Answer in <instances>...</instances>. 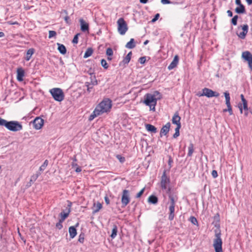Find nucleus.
Instances as JSON below:
<instances>
[{"mask_svg": "<svg viewBox=\"0 0 252 252\" xmlns=\"http://www.w3.org/2000/svg\"><path fill=\"white\" fill-rule=\"evenodd\" d=\"M81 30L82 32H86L89 30V25L83 19H80Z\"/></svg>", "mask_w": 252, "mask_h": 252, "instance_id": "obj_20", "label": "nucleus"}, {"mask_svg": "<svg viewBox=\"0 0 252 252\" xmlns=\"http://www.w3.org/2000/svg\"><path fill=\"white\" fill-rule=\"evenodd\" d=\"M215 238L213 241V247L215 252H223L222 251V241L221 238V232L220 229L215 230Z\"/></svg>", "mask_w": 252, "mask_h": 252, "instance_id": "obj_2", "label": "nucleus"}, {"mask_svg": "<svg viewBox=\"0 0 252 252\" xmlns=\"http://www.w3.org/2000/svg\"><path fill=\"white\" fill-rule=\"evenodd\" d=\"M81 170H82V169H81V167L78 166H77L76 168L75 169V171L77 173L80 172L81 171Z\"/></svg>", "mask_w": 252, "mask_h": 252, "instance_id": "obj_56", "label": "nucleus"}, {"mask_svg": "<svg viewBox=\"0 0 252 252\" xmlns=\"http://www.w3.org/2000/svg\"><path fill=\"white\" fill-rule=\"evenodd\" d=\"M144 190H145V188H143L139 192H138L136 194L135 197L136 198H140L142 196V195L143 194Z\"/></svg>", "mask_w": 252, "mask_h": 252, "instance_id": "obj_44", "label": "nucleus"}, {"mask_svg": "<svg viewBox=\"0 0 252 252\" xmlns=\"http://www.w3.org/2000/svg\"><path fill=\"white\" fill-rule=\"evenodd\" d=\"M106 54L108 56L107 58V60L109 61H111L112 59V56L113 55V51L112 49L111 48H108L106 49Z\"/></svg>", "mask_w": 252, "mask_h": 252, "instance_id": "obj_34", "label": "nucleus"}, {"mask_svg": "<svg viewBox=\"0 0 252 252\" xmlns=\"http://www.w3.org/2000/svg\"><path fill=\"white\" fill-rule=\"evenodd\" d=\"M248 4L250 5L252 4V0H246Z\"/></svg>", "mask_w": 252, "mask_h": 252, "instance_id": "obj_62", "label": "nucleus"}, {"mask_svg": "<svg viewBox=\"0 0 252 252\" xmlns=\"http://www.w3.org/2000/svg\"><path fill=\"white\" fill-rule=\"evenodd\" d=\"M33 127L36 130H39L42 128L44 124V120L40 117L35 118L32 121Z\"/></svg>", "mask_w": 252, "mask_h": 252, "instance_id": "obj_13", "label": "nucleus"}, {"mask_svg": "<svg viewBox=\"0 0 252 252\" xmlns=\"http://www.w3.org/2000/svg\"><path fill=\"white\" fill-rule=\"evenodd\" d=\"M177 126L175 128V131L177 132H180V129L181 127V124H179L178 125H176Z\"/></svg>", "mask_w": 252, "mask_h": 252, "instance_id": "obj_51", "label": "nucleus"}, {"mask_svg": "<svg viewBox=\"0 0 252 252\" xmlns=\"http://www.w3.org/2000/svg\"><path fill=\"white\" fill-rule=\"evenodd\" d=\"M130 192L128 190L124 189L122 193L121 203L122 207L124 208L130 202Z\"/></svg>", "mask_w": 252, "mask_h": 252, "instance_id": "obj_8", "label": "nucleus"}, {"mask_svg": "<svg viewBox=\"0 0 252 252\" xmlns=\"http://www.w3.org/2000/svg\"><path fill=\"white\" fill-rule=\"evenodd\" d=\"M165 190H166V193L168 194V197L169 196V194H177L176 192H174L171 191V188L170 187H168V188L167 187V189H166Z\"/></svg>", "mask_w": 252, "mask_h": 252, "instance_id": "obj_42", "label": "nucleus"}, {"mask_svg": "<svg viewBox=\"0 0 252 252\" xmlns=\"http://www.w3.org/2000/svg\"><path fill=\"white\" fill-rule=\"evenodd\" d=\"M146 60L145 57H140L139 59V61L141 64L144 63L146 62Z\"/></svg>", "mask_w": 252, "mask_h": 252, "instance_id": "obj_49", "label": "nucleus"}, {"mask_svg": "<svg viewBox=\"0 0 252 252\" xmlns=\"http://www.w3.org/2000/svg\"><path fill=\"white\" fill-rule=\"evenodd\" d=\"M34 52V49L33 48H30L27 51L26 56V60L27 61H28L31 59Z\"/></svg>", "mask_w": 252, "mask_h": 252, "instance_id": "obj_29", "label": "nucleus"}, {"mask_svg": "<svg viewBox=\"0 0 252 252\" xmlns=\"http://www.w3.org/2000/svg\"><path fill=\"white\" fill-rule=\"evenodd\" d=\"M4 36V33L3 32H0V37H2Z\"/></svg>", "mask_w": 252, "mask_h": 252, "instance_id": "obj_63", "label": "nucleus"}, {"mask_svg": "<svg viewBox=\"0 0 252 252\" xmlns=\"http://www.w3.org/2000/svg\"><path fill=\"white\" fill-rule=\"evenodd\" d=\"M158 198L155 195H150L148 199V201L149 203L152 204H157L158 202Z\"/></svg>", "mask_w": 252, "mask_h": 252, "instance_id": "obj_22", "label": "nucleus"}, {"mask_svg": "<svg viewBox=\"0 0 252 252\" xmlns=\"http://www.w3.org/2000/svg\"><path fill=\"white\" fill-rule=\"evenodd\" d=\"M179 135H180V132H175L174 134H173V137L174 138H177Z\"/></svg>", "mask_w": 252, "mask_h": 252, "instance_id": "obj_55", "label": "nucleus"}, {"mask_svg": "<svg viewBox=\"0 0 252 252\" xmlns=\"http://www.w3.org/2000/svg\"><path fill=\"white\" fill-rule=\"evenodd\" d=\"M105 202L106 204L108 205L110 203V200L107 196H105L104 197Z\"/></svg>", "mask_w": 252, "mask_h": 252, "instance_id": "obj_54", "label": "nucleus"}, {"mask_svg": "<svg viewBox=\"0 0 252 252\" xmlns=\"http://www.w3.org/2000/svg\"><path fill=\"white\" fill-rule=\"evenodd\" d=\"M171 124L169 122L167 123L164 125L160 129V137H162L163 135H166L169 132Z\"/></svg>", "mask_w": 252, "mask_h": 252, "instance_id": "obj_15", "label": "nucleus"}, {"mask_svg": "<svg viewBox=\"0 0 252 252\" xmlns=\"http://www.w3.org/2000/svg\"><path fill=\"white\" fill-rule=\"evenodd\" d=\"M224 95L225 98V103L227 107V109H225L224 110H232V108L230 104V97L229 93L228 92H225L224 93Z\"/></svg>", "mask_w": 252, "mask_h": 252, "instance_id": "obj_19", "label": "nucleus"}, {"mask_svg": "<svg viewBox=\"0 0 252 252\" xmlns=\"http://www.w3.org/2000/svg\"><path fill=\"white\" fill-rule=\"evenodd\" d=\"M68 204L66 207V212H64V211H62L61 213L59 214L60 218L59 220L64 221V220L68 217L69 213L71 212V207L72 205V203L70 201H67Z\"/></svg>", "mask_w": 252, "mask_h": 252, "instance_id": "obj_12", "label": "nucleus"}, {"mask_svg": "<svg viewBox=\"0 0 252 252\" xmlns=\"http://www.w3.org/2000/svg\"><path fill=\"white\" fill-rule=\"evenodd\" d=\"M188 149H189V151H188V156L191 157L192 156V153L194 151L193 144L192 143H190L189 144Z\"/></svg>", "mask_w": 252, "mask_h": 252, "instance_id": "obj_36", "label": "nucleus"}, {"mask_svg": "<svg viewBox=\"0 0 252 252\" xmlns=\"http://www.w3.org/2000/svg\"><path fill=\"white\" fill-rule=\"evenodd\" d=\"M241 27L243 31L239 33H237V35L240 38L244 39L248 32L249 27L248 25L245 24L242 26Z\"/></svg>", "mask_w": 252, "mask_h": 252, "instance_id": "obj_16", "label": "nucleus"}, {"mask_svg": "<svg viewBox=\"0 0 252 252\" xmlns=\"http://www.w3.org/2000/svg\"><path fill=\"white\" fill-rule=\"evenodd\" d=\"M147 131L153 133H156L157 132V128L153 125L151 124H146L145 125Z\"/></svg>", "mask_w": 252, "mask_h": 252, "instance_id": "obj_26", "label": "nucleus"}, {"mask_svg": "<svg viewBox=\"0 0 252 252\" xmlns=\"http://www.w3.org/2000/svg\"><path fill=\"white\" fill-rule=\"evenodd\" d=\"M117 232H118V227L116 225L114 224L113 225L112 233L110 235V237H111V238L112 239H114L116 237V236L117 235Z\"/></svg>", "mask_w": 252, "mask_h": 252, "instance_id": "obj_30", "label": "nucleus"}, {"mask_svg": "<svg viewBox=\"0 0 252 252\" xmlns=\"http://www.w3.org/2000/svg\"><path fill=\"white\" fill-rule=\"evenodd\" d=\"M63 221H62L60 220H59V222H57L56 224V227L59 229H61L63 226V224H62V223L63 222Z\"/></svg>", "mask_w": 252, "mask_h": 252, "instance_id": "obj_41", "label": "nucleus"}, {"mask_svg": "<svg viewBox=\"0 0 252 252\" xmlns=\"http://www.w3.org/2000/svg\"><path fill=\"white\" fill-rule=\"evenodd\" d=\"M0 126H4L8 130L13 132L19 131L23 129V126L18 121H7L1 117H0Z\"/></svg>", "mask_w": 252, "mask_h": 252, "instance_id": "obj_1", "label": "nucleus"}, {"mask_svg": "<svg viewBox=\"0 0 252 252\" xmlns=\"http://www.w3.org/2000/svg\"><path fill=\"white\" fill-rule=\"evenodd\" d=\"M126 47L128 49H132L134 48L135 47V44L134 43V39L131 38L130 41L126 43Z\"/></svg>", "mask_w": 252, "mask_h": 252, "instance_id": "obj_31", "label": "nucleus"}, {"mask_svg": "<svg viewBox=\"0 0 252 252\" xmlns=\"http://www.w3.org/2000/svg\"><path fill=\"white\" fill-rule=\"evenodd\" d=\"M93 52H94V50L92 48H88L87 49L86 51L85 52L83 57L84 58H87L90 57L93 54Z\"/></svg>", "mask_w": 252, "mask_h": 252, "instance_id": "obj_32", "label": "nucleus"}, {"mask_svg": "<svg viewBox=\"0 0 252 252\" xmlns=\"http://www.w3.org/2000/svg\"><path fill=\"white\" fill-rule=\"evenodd\" d=\"M78 34H76V35H75L74 36V38H73V39L72 40V42L73 43H76H76H78Z\"/></svg>", "mask_w": 252, "mask_h": 252, "instance_id": "obj_50", "label": "nucleus"}, {"mask_svg": "<svg viewBox=\"0 0 252 252\" xmlns=\"http://www.w3.org/2000/svg\"><path fill=\"white\" fill-rule=\"evenodd\" d=\"M118 31L121 35L125 34L128 30V27L126 22L123 18H119L117 21Z\"/></svg>", "mask_w": 252, "mask_h": 252, "instance_id": "obj_7", "label": "nucleus"}, {"mask_svg": "<svg viewBox=\"0 0 252 252\" xmlns=\"http://www.w3.org/2000/svg\"><path fill=\"white\" fill-rule=\"evenodd\" d=\"M161 2L163 4H169L171 1L169 0H161Z\"/></svg>", "mask_w": 252, "mask_h": 252, "instance_id": "obj_53", "label": "nucleus"}, {"mask_svg": "<svg viewBox=\"0 0 252 252\" xmlns=\"http://www.w3.org/2000/svg\"><path fill=\"white\" fill-rule=\"evenodd\" d=\"M102 205L101 204L97 202L96 204L94 203V207L93 208V214H95L96 213L98 212L101 208H102Z\"/></svg>", "mask_w": 252, "mask_h": 252, "instance_id": "obj_25", "label": "nucleus"}, {"mask_svg": "<svg viewBox=\"0 0 252 252\" xmlns=\"http://www.w3.org/2000/svg\"><path fill=\"white\" fill-rule=\"evenodd\" d=\"M159 14L157 13L155 17L152 20V22H155L159 18Z\"/></svg>", "mask_w": 252, "mask_h": 252, "instance_id": "obj_52", "label": "nucleus"}, {"mask_svg": "<svg viewBox=\"0 0 252 252\" xmlns=\"http://www.w3.org/2000/svg\"><path fill=\"white\" fill-rule=\"evenodd\" d=\"M227 13L228 14V16L229 17H232L233 16L232 12L230 10L227 11Z\"/></svg>", "mask_w": 252, "mask_h": 252, "instance_id": "obj_58", "label": "nucleus"}, {"mask_svg": "<svg viewBox=\"0 0 252 252\" xmlns=\"http://www.w3.org/2000/svg\"><path fill=\"white\" fill-rule=\"evenodd\" d=\"M84 241V233H81L79 236L78 241L81 243H83Z\"/></svg>", "mask_w": 252, "mask_h": 252, "instance_id": "obj_43", "label": "nucleus"}, {"mask_svg": "<svg viewBox=\"0 0 252 252\" xmlns=\"http://www.w3.org/2000/svg\"><path fill=\"white\" fill-rule=\"evenodd\" d=\"M238 18V15H235L231 19V23L234 25L236 26L237 24V20Z\"/></svg>", "mask_w": 252, "mask_h": 252, "instance_id": "obj_39", "label": "nucleus"}, {"mask_svg": "<svg viewBox=\"0 0 252 252\" xmlns=\"http://www.w3.org/2000/svg\"><path fill=\"white\" fill-rule=\"evenodd\" d=\"M181 117L179 116L178 112H176L172 119V123L175 125L181 124Z\"/></svg>", "mask_w": 252, "mask_h": 252, "instance_id": "obj_23", "label": "nucleus"}, {"mask_svg": "<svg viewBox=\"0 0 252 252\" xmlns=\"http://www.w3.org/2000/svg\"><path fill=\"white\" fill-rule=\"evenodd\" d=\"M49 92L54 99L56 101H61L64 99V93L63 90L60 88H53L50 90Z\"/></svg>", "mask_w": 252, "mask_h": 252, "instance_id": "obj_5", "label": "nucleus"}, {"mask_svg": "<svg viewBox=\"0 0 252 252\" xmlns=\"http://www.w3.org/2000/svg\"><path fill=\"white\" fill-rule=\"evenodd\" d=\"M71 165H72V167H75L78 166V165L76 162H72L71 163Z\"/></svg>", "mask_w": 252, "mask_h": 252, "instance_id": "obj_60", "label": "nucleus"}, {"mask_svg": "<svg viewBox=\"0 0 252 252\" xmlns=\"http://www.w3.org/2000/svg\"><path fill=\"white\" fill-rule=\"evenodd\" d=\"M117 158L119 159L121 163H123L125 161V158L124 157H122L120 155H117Z\"/></svg>", "mask_w": 252, "mask_h": 252, "instance_id": "obj_47", "label": "nucleus"}, {"mask_svg": "<svg viewBox=\"0 0 252 252\" xmlns=\"http://www.w3.org/2000/svg\"><path fill=\"white\" fill-rule=\"evenodd\" d=\"M148 0H140V1L142 3H146Z\"/></svg>", "mask_w": 252, "mask_h": 252, "instance_id": "obj_61", "label": "nucleus"}, {"mask_svg": "<svg viewBox=\"0 0 252 252\" xmlns=\"http://www.w3.org/2000/svg\"><path fill=\"white\" fill-rule=\"evenodd\" d=\"M157 101V100L155 95L150 94H147L145 95L144 103L146 105L150 106V110H155Z\"/></svg>", "mask_w": 252, "mask_h": 252, "instance_id": "obj_6", "label": "nucleus"}, {"mask_svg": "<svg viewBox=\"0 0 252 252\" xmlns=\"http://www.w3.org/2000/svg\"><path fill=\"white\" fill-rule=\"evenodd\" d=\"M170 183V179L169 176L166 175V171L164 170L161 177L160 187L162 189H167V185Z\"/></svg>", "mask_w": 252, "mask_h": 252, "instance_id": "obj_10", "label": "nucleus"}, {"mask_svg": "<svg viewBox=\"0 0 252 252\" xmlns=\"http://www.w3.org/2000/svg\"><path fill=\"white\" fill-rule=\"evenodd\" d=\"M68 231L71 239L74 238L77 235V230L75 226H70Z\"/></svg>", "mask_w": 252, "mask_h": 252, "instance_id": "obj_21", "label": "nucleus"}, {"mask_svg": "<svg viewBox=\"0 0 252 252\" xmlns=\"http://www.w3.org/2000/svg\"><path fill=\"white\" fill-rule=\"evenodd\" d=\"M86 86L87 87V91H88V92H91L90 89H92V88L89 87V83L86 82Z\"/></svg>", "mask_w": 252, "mask_h": 252, "instance_id": "obj_57", "label": "nucleus"}, {"mask_svg": "<svg viewBox=\"0 0 252 252\" xmlns=\"http://www.w3.org/2000/svg\"><path fill=\"white\" fill-rule=\"evenodd\" d=\"M212 176L214 178H216L218 176L217 171L215 170H213L212 172Z\"/></svg>", "mask_w": 252, "mask_h": 252, "instance_id": "obj_48", "label": "nucleus"}, {"mask_svg": "<svg viewBox=\"0 0 252 252\" xmlns=\"http://www.w3.org/2000/svg\"><path fill=\"white\" fill-rule=\"evenodd\" d=\"M149 40H146L144 42V45H146L148 43H149Z\"/></svg>", "mask_w": 252, "mask_h": 252, "instance_id": "obj_64", "label": "nucleus"}, {"mask_svg": "<svg viewBox=\"0 0 252 252\" xmlns=\"http://www.w3.org/2000/svg\"><path fill=\"white\" fill-rule=\"evenodd\" d=\"M169 199L170 200L169 202V216L168 220H172L174 219L175 215V207L176 205V203L178 201V197L177 194H169V196L168 197Z\"/></svg>", "mask_w": 252, "mask_h": 252, "instance_id": "obj_3", "label": "nucleus"}, {"mask_svg": "<svg viewBox=\"0 0 252 252\" xmlns=\"http://www.w3.org/2000/svg\"><path fill=\"white\" fill-rule=\"evenodd\" d=\"M48 164V160L46 159L43 163L41 165V166L39 167V171L40 172L41 171H44Z\"/></svg>", "mask_w": 252, "mask_h": 252, "instance_id": "obj_37", "label": "nucleus"}, {"mask_svg": "<svg viewBox=\"0 0 252 252\" xmlns=\"http://www.w3.org/2000/svg\"><path fill=\"white\" fill-rule=\"evenodd\" d=\"M56 32L54 31H50L49 32V38H51L52 37H54L56 35Z\"/></svg>", "mask_w": 252, "mask_h": 252, "instance_id": "obj_45", "label": "nucleus"}, {"mask_svg": "<svg viewBox=\"0 0 252 252\" xmlns=\"http://www.w3.org/2000/svg\"><path fill=\"white\" fill-rule=\"evenodd\" d=\"M241 57L244 62L247 63L249 68L252 71V54L249 51H244Z\"/></svg>", "mask_w": 252, "mask_h": 252, "instance_id": "obj_9", "label": "nucleus"}, {"mask_svg": "<svg viewBox=\"0 0 252 252\" xmlns=\"http://www.w3.org/2000/svg\"><path fill=\"white\" fill-rule=\"evenodd\" d=\"M58 50L59 52L62 54H65L66 52V50L65 47L61 44L58 43Z\"/></svg>", "mask_w": 252, "mask_h": 252, "instance_id": "obj_33", "label": "nucleus"}, {"mask_svg": "<svg viewBox=\"0 0 252 252\" xmlns=\"http://www.w3.org/2000/svg\"><path fill=\"white\" fill-rule=\"evenodd\" d=\"M101 64L105 69H107L108 68V65L106 62V61L104 59L101 60Z\"/></svg>", "mask_w": 252, "mask_h": 252, "instance_id": "obj_40", "label": "nucleus"}, {"mask_svg": "<svg viewBox=\"0 0 252 252\" xmlns=\"http://www.w3.org/2000/svg\"><path fill=\"white\" fill-rule=\"evenodd\" d=\"M107 111H93V113L90 116L89 118V121H92L96 116L102 114L104 112H107Z\"/></svg>", "mask_w": 252, "mask_h": 252, "instance_id": "obj_24", "label": "nucleus"}, {"mask_svg": "<svg viewBox=\"0 0 252 252\" xmlns=\"http://www.w3.org/2000/svg\"><path fill=\"white\" fill-rule=\"evenodd\" d=\"M173 162V159L171 157H169V159H168V166H169V170H170V169L171 168V167H172V163Z\"/></svg>", "mask_w": 252, "mask_h": 252, "instance_id": "obj_46", "label": "nucleus"}, {"mask_svg": "<svg viewBox=\"0 0 252 252\" xmlns=\"http://www.w3.org/2000/svg\"><path fill=\"white\" fill-rule=\"evenodd\" d=\"M131 55H132V52H129L127 54V55L126 56V57L124 58V59L123 60V62L127 64L129 62V61L131 59Z\"/></svg>", "mask_w": 252, "mask_h": 252, "instance_id": "obj_35", "label": "nucleus"}, {"mask_svg": "<svg viewBox=\"0 0 252 252\" xmlns=\"http://www.w3.org/2000/svg\"><path fill=\"white\" fill-rule=\"evenodd\" d=\"M199 96H206L207 97H218L220 95V94L217 92L213 91L211 89L207 88H205L202 89V93L200 94H198Z\"/></svg>", "mask_w": 252, "mask_h": 252, "instance_id": "obj_11", "label": "nucleus"}, {"mask_svg": "<svg viewBox=\"0 0 252 252\" xmlns=\"http://www.w3.org/2000/svg\"><path fill=\"white\" fill-rule=\"evenodd\" d=\"M235 11L238 14H244L246 12L245 7L244 5H241L237 7Z\"/></svg>", "mask_w": 252, "mask_h": 252, "instance_id": "obj_28", "label": "nucleus"}, {"mask_svg": "<svg viewBox=\"0 0 252 252\" xmlns=\"http://www.w3.org/2000/svg\"><path fill=\"white\" fill-rule=\"evenodd\" d=\"M235 3L240 6L241 5H243L242 3H241V0H235Z\"/></svg>", "mask_w": 252, "mask_h": 252, "instance_id": "obj_59", "label": "nucleus"}, {"mask_svg": "<svg viewBox=\"0 0 252 252\" xmlns=\"http://www.w3.org/2000/svg\"><path fill=\"white\" fill-rule=\"evenodd\" d=\"M189 220L194 225H197L198 221L197 219L193 216H191L189 218Z\"/></svg>", "mask_w": 252, "mask_h": 252, "instance_id": "obj_38", "label": "nucleus"}, {"mask_svg": "<svg viewBox=\"0 0 252 252\" xmlns=\"http://www.w3.org/2000/svg\"><path fill=\"white\" fill-rule=\"evenodd\" d=\"M240 97L241 98V102L238 103V108H239L240 110H242L243 109H244L245 110H247V101L245 98L244 95L243 94H241Z\"/></svg>", "mask_w": 252, "mask_h": 252, "instance_id": "obj_14", "label": "nucleus"}, {"mask_svg": "<svg viewBox=\"0 0 252 252\" xmlns=\"http://www.w3.org/2000/svg\"><path fill=\"white\" fill-rule=\"evenodd\" d=\"M179 56L176 55L174 56V59L171 63L168 66V69L170 70L176 67L179 63Z\"/></svg>", "mask_w": 252, "mask_h": 252, "instance_id": "obj_18", "label": "nucleus"}, {"mask_svg": "<svg viewBox=\"0 0 252 252\" xmlns=\"http://www.w3.org/2000/svg\"><path fill=\"white\" fill-rule=\"evenodd\" d=\"M40 174V172L39 171H37L35 174L32 175L31 177V179L29 183L30 185H29V186H31L32 183H33L36 180V179L38 178V177L39 176Z\"/></svg>", "mask_w": 252, "mask_h": 252, "instance_id": "obj_27", "label": "nucleus"}, {"mask_svg": "<svg viewBox=\"0 0 252 252\" xmlns=\"http://www.w3.org/2000/svg\"><path fill=\"white\" fill-rule=\"evenodd\" d=\"M25 76V71L22 67H19L17 69V79L19 82H22L24 80Z\"/></svg>", "mask_w": 252, "mask_h": 252, "instance_id": "obj_17", "label": "nucleus"}, {"mask_svg": "<svg viewBox=\"0 0 252 252\" xmlns=\"http://www.w3.org/2000/svg\"><path fill=\"white\" fill-rule=\"evenodd\" d=\"M112 106V101L109 98L105 97L96 106L94 110H109Z\"/></svg>", "mask_w": 252, "mask_h": 252, "instance_id": "obj_4", "label": "nucleus"}]
</instances>
